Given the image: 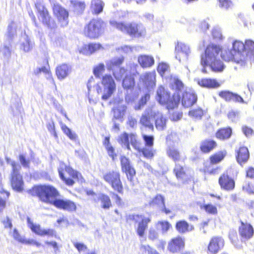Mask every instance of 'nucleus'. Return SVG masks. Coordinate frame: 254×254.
Returning a JSON list of instances; mask_svg holds the SVG:
<instances>
[{
    "instance_id": "1",
    "label": "nucleus",
    "mask_w": 254,
    "mask_h": 254,
    "mask_svg": "<svg viewBox=\"0 0 254 254\" xmlns=\"http://www.w3.org/2000/svg\"><path fill=\"white\" fill-rule=\"evenodd\" d=\"M39 198L43 201L53 204L57 208L68 212L76 210V204L67 199H54L59 195L58 191L51 186H40L35 188Z\"/></svg>"
},
{
    "instance_id": "2",
    "label": "nucleus",
    "mask_w": 254,
    "mask_h": 254,
    "mask_svg": "<svg viewBox=\"0 0 254 254\" xmlns=\"http://www.w3.org/2000/svg\"><path fill=\"white\" fill-rule=\"evenodd\" d=\"M220 48L213 44L208 45L205 49V53L201 56V64L203 68L202 71L206 72L205 67L209 66L215 72L223 71L224 65L219 58Z\"/></svg>"
},
{
    "instance_id": "3",
    "label": "nucleus",
    "mask_w": 254,
    "mask_h": 254,
    "mask_svg": "<svg viewBox=\"0 0 254 254\" xmlns=\"http://www.w3.org/2000/svg\"><path fill=\"white\" fill-rule=\"evenodd\" d=\"M101 84L103 88L95 82L93 77H90L87 84L88 92H90L92 89L95 90L98 94H102L103 100H107L116 91V83L111 75L106 74L102 77Z\"/></svg>"
},
{
    "instance_id": "4",
    "label": "nucleus",
    "mask_w": 254,
    "mask_h": 254,
    "mask_svg": "<svg viewBox=\"0 0 254 254\" xmlns=\"http://www.w3.org/2000/svg\"><path fill=\"white\" fill-rule=\"evenodd\" d=\"M109 23L113 28L131 36L138 37L144 35L146 32L145 28L141 23H126L114 19H111Z\"/></svg>"
},
{
    "instance_id": "5",
    "label": "nucleus",
    "mask_w": 254,
    "mask_h": 254,
    "mask_svg": "<svg viewBox=\"0 0 254 254\" xmlns=\"http://www.w3.org/2000/svg\"><path fill=\"white\" fill-rule=\"evenodd\" d=\"M180 95L175 93L171 97L169 92L162 86L157 90L156 99L160 104L166 105L168 109H173L176 107L180 101Z\"/></svg>"
},
{
    "instance_id": "6",
    "label": "nucleus",
    "mask_w": 254,
    "mask_h": 254,
    "mask_svg": "<svg viewBox=\"0 0 254 254\" xmlns=\"http://www.w3.org/2000/svg\"><path fill=\"white\" fill-rule=\"evenodd\" d=\"M103 179L113 190L120 193H123V186L119 172L113 170L107 172L103 174Z\"/></svg>"
},
{
    "instance_id": "7",
    "label": "nucleus",
    "mask_w": 254,
    "mask_h": 254,
    "mask_svg": "<svg viewBox=\"0 0 254 254\" xmlns=\"http://www.w3.org/2000/svg\"><path fill=\"white\" fill-rule=\"evenodd\" d=\"M11 165L12 166L10 178L11 187L13 190L20 192L23 190L24 185L22 176L20 174L21 166L15 161H12Z\"/></svg>"
},
{
    "instance_id": "8",
    "label": "nucleus",
    "mask_w": 254,
    "mask_h": 254,
    "mask_svg": "<svg viewBox=\"0 0 254 254\" xmlns=\"http://www.w3.org/2000/svg\"><path fill=\"white\" fill-rule=\"evenodd\" d=\"M103 21L100 19H93L85 26L84 35L91 39L98 38L102 33Z\"/></svg>"
},
{
    "instance_id": "9",
    "label": "nucleus",
    "mask_w": 254,
    "mask_h": 254,
    "mask_svg": "<svg viewBox=\"0 0 254 254\" xmlns=\"http://www.w3.org/2000/svg\"><path fill=\"white\" fill-rule=\"evenodd\" d=\"M35 7L39 13V19L49 29L53 30L57 27V24L55 20L52 18L47 10L45 8L42 2L39 1L35 3Z\"/></svg>"
},
{
    "instance_id": "10",
    "label": "nucleus",
    "mask_w": 254,
    "mask_h": 254,
    "mask_svg": "<svg viewBox=\"0 0 254 254\" xmlns=\"http://www.w3.org/2000/svg\"><path fill=\"white\" fill-rule=\"evenodd\" d=\"M53 12L57 17L59 22L62 27L66 26L68 23V12L58 3H53Z\"/></svg>"
},
{
    "instance_id": "11",
    "label": "nucleus",
    "mask_w": 254,
    "mask_h": 254,
    "mask_svg": "<svg viewBox=\"0 0 254 254\" xmlns=\"http://www.w3.org/2000/svg\"><path fill=\"white\" fill-rule=\"evenodd\" d=\"M175 58L180 62H184L188 60L191 53L189 45L182 42H178L175 46Z\"/></svg>"
},
{
    "instance_id": "12",
    "label": "nucleus",
    "mask_w": 254,
    "mask_h": 254,
    "mask_svg": "<svg viewBox=\"0 0 254 254\" xmlns=\"http://www.w3.org/2000/svg\"><path fill=\"white\" fill-rule=\"evenodd\" d=\"M131 219L137 223L136 231L138 235L142 237L144 232L147 228L148 224L150 222L149 218L145 217L142 215H132L130 216Z\"/></svg>"
},
{
    "instance_id": "13",
    "label": "nucleus",
    "mask_w": 254,
    "mask_h": 254,
    "mask_svg": "<svg viewBox=\"0 0 254 254\" xmlns=\"http://www.w3.org/2000/svg\"><path fill=\"white\" fill-rule=\"evenodd\" d=\"M27 221L28 226L31 230L35 234L40 236L48 235L49 236H53L55 235L56 232L51 229H43L41 228L40 225L39 224H34L32 221L29 217L27 218Z\"/></svg>"
},
{
    "instance_id": "14",
    "label": "nucleus",
    "mask_w": 254,
    "mask_h": 254,
    "mask_svg": "<svg viewBox=\"0 0 254 254\" xmlns=\"http://www.w3.org/2000/svg\"><path fill=\"white\" fill-rule=\"evenodd\" d=\"M185 241L181 237L172 239L168 244L167 249L172 253L179 252L185 247Z\"/></svg>"
},
{
    "instance_id": "15",
    "label": "nucleus",
    "mask_w": 254,
    "mask_h": 254,
    "mask_svg": "<svg viewBox=\"0 0 254 254\" xmlns=\"http://www.w3.org/2000/svg\"><path fill=\"white\" fill-rule=\"evenodd\" d=\"M197 99V96L193 91H187L183 94L182 103L184 107L189 108L194 104Z\"/></svg>"
},
{
    "instance_id": "16",
    "label": "nucleus",
    "mask_w": 254,
    "mask_h": 254,
    "mask_svg": "<svg viewBox=\"0 0 254 254\" xmlns=\"http://www.w3.org/2000/svg\"><path fill=\"white\" fill-rule=\"evenodd\" d=\"M122 169L127 176V179L132 181L133 177L135 175V171L130 164L129 160L126 157L123 156L121 158Z\"/></svg>"
},
{
    "instance_id": "17",
    "label": "nucleus",
    "mask_w": 254,
    "mask_h": 254,
    "mask_svg": "<svg viewBox=\"0 0 254 254\" xmlns=\"http://www.w3.org/2000/svg\"><path fill=\"white\" fill-rule=\"evenodd\" d=\"M222 58L227 62H234L239 64L242 65H244L245 63L240 58L238 55H237L232 50H224L221 53Z\"/></svg>"
},
{
    "instance_id": "18",
    "label": "nucleus",
    "mask_w": 254,
    "mask_h": 254,
    "mask_svg": "<svg viewBox=\"0 0 254 254\" xmlns=\"http://www.w3.org/2000/svg\"><path fill=\"white\" fill-rule=\"evenodd\" d=\"M151 116L153 117L155 119V126L157 129L162 130L166 128L167 119L161 113L158 111H152Z\"/></svg>"
},
{
    "instance_id": "19",
    "label": "nucleus",
    "mask_w": 254,
    "mask_h": 254,
    "mask_svg": "<svg viewBox=\"0 0 254 254\" xmlns=\"http://www.w3.org/2000/svg\"><path fill=\"white\" fill-rule=\"evenodd\" d=\"M239 234L243 241L247 240L253 236V228L250 224L242 222L239 227Z\"/></svg>"
},
{
    "instance_id": "20",
    "label": "nucleus",
    "mask_w": 254,
    "mask_h": 254,
    "mask_svg": "<svg viewBox=\"0 0 254 254\" xmlns=\"http://www.w3.org/2000/svg\"><path fill=\"white\" fill-rule=\"evenodd\" d=\"M233 52L245 63L248 52L245 51V44L240 41L236 40L233 43Z\"/></svg>"
},
{
    "instance_id": "21",
    "label": "nucleus",
    "mask_w": 254,
    "mask_h": 254,
    "mask_svg": "<svg viewBox=\"0 0 254 254\" xmlns=\"http://www.w3.org/2000/svg\"><path fill=\"white\" fill-rule=\"evenodd\" d=\"M195 81L200 86L207 88H216L221 85V83L215 79L197 78Z\"/></svg>"
},
{
    "instance_id": "22",
    "label": "nucleus",
    "mask_w": 254,
    "mask_h": 254,
    "mask_svg": "<svg viewBox=\"0 0 254 254\" xmlns=\"http://www.w3.org/2000/svg\"><path fill=\"white\" fill-rule=\"evenodd\" d=\"M224 246V240L220 237L211 239L208 247V250L212 254L217 253Z\"/></svg>"
},
{
    "instance_id": "23",
    "label": "nucleus",
    "mask_w": 254,
    "mask_h": 254,
    "mask_svg": "<svg viewBox=\"0 0 254 254\" xmlns=\"http://www.w3.org/2000/svg\"><path fill=\"white\" fill-rule=\"evenodd\" d=\"M65 170L73 179H79L80 174L76 171L74 170L72 168L67 166L64 162H60L58 172L61 178H64V171Z\"/></svg>"
},
{
    "instance_id": "24",
    "label": "nucleus",
    "mask_w": 254,
    "mask_h": 254,
    "mask_svg": "<svg viewBox=\"0 0 254 254\" xmlns=\"http://www.w3.org/2000/svg\"><path fill=\"white\" fill-rule=\"evenodd\" d=\"M166 153L167 156L175 162L185 159L180 151L175 146L171 144L168 145L166 149Z\"/></svg>"
},
{
    "instance_id": "25",
    "label": "nucleus",
    "mask_w": 254,
    "mask_h": 254,
    "mask_svg": "<svg viewBox=\"0 0 254 254\" xmlns=\"http://www.w3.org/2000/svg\"><path fill=\"white\" fill-rule=\"evenodd\" d=\"M219 183L221 187L227 190H232L235 187L234 180L227 175L223 174L219 179Z\"/></svg>"
},
{
    "instance_id": "26",
    "label": "nucleus",
    "mask_w": 254,
    "mask_h": 254,
    "mask_svg": "<svg viewBox=\"0 0 254 254\" xmlns=\"http://www.w3.org/2000/svg\"><path fill=\"white\" fill-rule=\"evenodd\" d=\"M71 67L66 64H63L56 68V75L58 79L63 80L71 72Z\"/></svg>"
},
{
    "instance_id": "27",
    "label": "nucleus",
    "mask_w": 254,
    "mask_h": 254,
    "mask_svg": "<svg viewBox=\"0 0 254 254\" xmlns=\"http://www.w3.org/2000/svg\"><path fill=\"white\" fill-rule=\"evenodd\" d=\"M149 204L152 206H157L159 207L161 210L164 212L166 214L170 213V210L167 209L165 206L164 198L160 194L157 195L151 201H150Z\"/></svg>"
},
{
    "instance_id": "28",
    "label": "nucleus",
    "mask_w": 254,
    "mask_h": 254,
    "mask_svg": "<svg viewBox=\"0 0 254 254\" xmlns=\"http://www.w3.org/2000/svg\"><path fill=\"white\" fill-rule=\"evenodd\" d=\"M104 5L102 0H91L90 5L91 13L94 15L99 14L103 11Z\"/></svg>"
},
{
    "instance_id": "29",
    "label": "nucleus",
    "mask_w": 254,
    "mask_h": 254,
    "mask_svg": "<svg viewBox=\"0 0 254 254\" xmlns=\"http://www.w3.org/2000/svg\"><path fill=\"white\" fill-rule=\"evenodd\" d=\"M138 62L143 68H147L152 66L154 64L153 57L149 55H140L138 57Z\"/></svg>"
},
{
    "instance_id": "30",
    "label": "nucleus",
    "mask_w": 254,
    "mask_h": 254,
    "mask_svg": "<svg viewBox=\"0 0 254 254\" xmlns=\"http://www.w3.org/2000/svg\"><path fill=\"white\" fill-rule=\"evenodd\" d=\"M70 7L72 11L76 14H81L86 7L85 2L78 0H71Z\"/></svg>"
},
{
    "instance_id": "31",
    "label": "nucleus",
    "mask_w": 254,
    "mask_h": 254,
    "mask_svg": "<svg viewBox=\"0 0 254 254\" xmlns=\"http://www.w3.org/2000/svg\"><path fill=\"white\" fill-rule=\"evenodd\" d=\"M16 27L17 24L14 22H11L7 28V32L6 34V36L8 37V42L7 44H5L4 45V47L5 49L9 50V44L10 41L14 37V36L16 35Z\"/></svg>"
},
{
    "instance_id": "32",
    "label": "nucleus",
    "mask_w": 254,
    "mask_h": 254,
    "mask_svg": "<svg viewBox=\"0 0 254 254\" xmlns=\"http://www.w3.org/2000/svg\"><path fill=\"white\" fill-rule=\"evenodd\" d=\"M103 49L102 45L99 43H90L85 45L83 47V53L86 55L92 54L100 49Z\"/></svg>"
},
{
    "instance_id": "33",
    "label": "nucleus",
    "mask_w": 254,
    "mask_h": 254,
    "mask_svg": "<svg viewBox=\"0 0 254 254\" xmlns=\"http://www.w3.org/2000/svg\"><path fill=\"white\" fill-rule=\"evenodd\" d=\"M249 158L248 149L246 147H240L237 152V160L239 163H245Z\"/></svg>"
},
{
    "instance_id": "34",
    "label": "nucleus",
    "mask_w": 254,
    "mask_h": 254,
    "mask_svg": "<svg viewBox=\"0 0 254 254\" xmlns=\"http://www.w3.org/2000/svg\"><path fill=\"white\" fill-rule=\"evenodd\" d=\"M176 228L180 233H185L194 229L192 225H190L185 221H180L176 223Z\"/></svg>"
},
{
    "instance_id": "35",
    "label": "nucleus",
    "mask_w": 254,
    "mask_h": 254,
    "mask_svg": "<svg viewBox=\"0 0 254 254\" xmlns=\"http://www.w3.org/2000/svg\"><path fill=\"white\" fill-rule=\"evenodd\" d=\"M124 58L123 57H117L111 59L106 62V65L108 69L113 70L116 68H120V65L123 63Z\"/></svg>"
},
{
    "instance_id": "36",
    "label": "nucleus",
    "mask_w": 254,
    "mask_h": 254,
    "mask_svg": "<svg viewBox=\"0 0 254 254\" xmlns=\"http://www.w3.org/2000/svg\"><path fill=\"white\" fill-rule=\"evenodd\" d=\"M98 199L100 201L101 207L104 209H109L112 206V202L109 196L104 194L98 195Z\"/></svg>"
},
{
    "instance_id": "37",
    "label": "nucleus",
    "mask_w": 254,
    "mask_h": 254,
    "mask_svg": "<svg viewBox=\"0 0 254 254\" xmlns=\"http://www.w3.org/2000/svg\"><path fill=\"white\" fill-rule=\"evenodd\" d=\"M140 78L147 85L152 86L155 84V74L154 72H147L141 75Z\"/></svg>"
},
{
    "instance_id": "38",
    "label": "nucleus",
    "mask_w": 254,
    "mask_h": 254,
    "mask_svg": "<svg viewBox=\"0 0 254 254\" xmlns=\"http://www.w3.org/2000/svg\"><path fill=\"white\" fill-rule=\"evenodd\" d=\"M216 146V143L212 140H205L201 142L200 149L204 153H208Z\"/></svg>"
},
{
    "instance_id": "39",
    "label": "nucleus",
    "mask_w": 254,
    "mask_h": 254,
    "mask_svg": "<svg viewBox=\"0 0 254 254\" xmlns=\"http://www.w3.org/2000/svg\"><path fill=\"white\" fill-rule=\"evenodd\" d=\"M127 110V107L124 105H119L113 109V117L115 119H121L123 118Z\"/></svg>"
},
{
    "instance_id": "40",
    "label": "nucleus",
    "mask_w": 254,
    "mask_h": 254,
    "mask_svg": "<svg viewBox=\"0 0 254 254\" xmlns=\"http://www.w3.org/2000/svg\"><path fill=\"white\" fill-rule=\"evenodd\" d=\"M232 130L230 128H222L219 129L216 133L217 138L224 140L229 138L231 135Z\"/></svg>"
},
{
    "instance_id": "41",
    "label": "nucleus",
    "mask_w": 254,
    "mask_h": 254,
    "mask_svg": "<svg viewBox=\"0 0 254 254\" xmlns=\"http://www.w3.org/2000/svg\"><path fill=\"white\" fill-rule=\"evenodd\" d=\"M21 41V48L25 52H28L33 48V43L30 41L27 35H24Z\"/></svg>"
},
{
    "instance_id": "42",
    "label": "nucleus",
    "mask_w": 254,
    "mask_h": 254,
    "mask_svg": "<svg viewBox=\"0 0 254 254\" xmlns=\"http://www.w3.org/2000/svg\"><path fill=\"white\" fill-rule=\"evenodd\" d=\"M113 74L117 81H121L124 75L128 74L127 70L124 67L116 68L112 70Z\"/></svg>"
},
{
    "instance_id": "43",
    "label": "nucleus",
    "mask_w": 254,
    "mask_h": 254,
    "mask_svg": "<svg viewBox=\"0 0 254 254\" xmlns=\"http://www.w3.org/2000/svg\"><path fill=\"white\" fill-rule=\"evenodd\" d=\"M118 142L123 147L126 148L128 150H130L129 141V134L126 132L121 134L118 138Z\"/></svg>"
},
{
    "instance_id": "44",
    "label": "nucleus",
    "mask_w": 254,
    "mask_h": 254,
    "mask_svg": "<svg viewBox=\"0 0 254 254\" xmlns=\"http://www.w3.org/2000/svg\"><path fill=\"white\" fill-rule=\"evenodd\" d=\"M245 51L248 53L247 58L254 57V42L251 40H247L245 43Z\"/></svg>"
},
{
    "instance_id": "45",
    "label": "nucleus",
    "mask_w": 254,
    "mask_h": 254,
    "mask_svg": "<svg viewBox=\"0 0 254 254\" xmlns=\"http://www.w3.org/2000/svg\"><path fill=\"white\" fill-rule=\"evenodd\" d=\"M123 87L125 89H131L134 85V78L131 76L126 74L125 78L123 80Z\"/></svg>"
},
{
    "instance_id": "46",
    "label": "nucleus",
    "mask_w": 254,
    "mask_h": 254,
    "mask_svg": "<svg viewBox=\"0 0 254 254\" xmlns=\"http://www.w3.org/2000/svg\"><path fill=\"white\" fill-rule=\"evenodd\" d=\"M174 172L178 180H183L186 176L184 168L178 164H176Z\"/></svg>"
},
{
    "instance_id": "47",
    "label": "nucleus",
    "mask_w": 254,
    "mask_h": 254,
    "mask_svg": "<svg viewBox=\"0 0 254 254\" xmlns=\"http://www.w3.org/2000/svg\"><path fill=\"white\" fill-rule=\"evenodd\" d=\"M129 141L132 146L136 150H140V144L137 139V135L135 133L129 134Z\"/></svg>"
},
{
    "instance_id": "48",
    "label": "nucleus",
    "mask_w": 254,
    "mask_h": 254,
    "mask_svg": "<svg viewBox=\"0 0 254 254\" xmlns=\"http://www.w3.org/2000/svg\"><path fill=\"white\" fill-rule=\"evenodd\" d=\"M226 152L225 151H220L212 156L210 157V161L212 164H216L223 159L226 156Z\"/></svg>"
},
{
    "instance_id": "49",
    "label": "nucleus",
    "mask_w": 254,
    "mask_h": 254,
    "mask_svg": "<svg viewBox=\"0 0 254 254\" xmlns=\"http://www.w3.org/2000/svg\"><path fill=\"white\" fill-rule=\"evenodd\" d=\"M189 115L192 118L199 120L203 115V111L200 108H197L190 110Z\"/></svg>"
},
{
    "instance_id": "50",
    "label": "nucleus",
    "mask_w": 254,
    "mask_h": 254,
    "mask_svg": "<svg viewBox=\"0 0 254 254\" xmlns=\"http://www.w3.org/2000/svg\"><path fill=\"white\" fill-rule=\"evenodd\" d=\"M105 68L103 64H99L93 68V73L96 77L100 78L102 73L105 71Z\"/></svg>"
},
{
    "instance_id": "51",
    "label": "nucleus",
    "mask_w": 254,
    "mask_h": 254,
    "mask_svg": "<svg viewBox=\"0 0 254 254\" xmlns=\"http://www.w3.org/2000/svg\"><path fill=\"white\" fill-rule=\"evenodd\" d=\"M140 123L150 129H153V126L151 123L150 117H147L145 114L142 115L140 120Z\"/></svg>"
},
{
    "instance_id": "52",
    "label": "nucleus",
    "mask_w": 254,
    "mask_h": 254,
    "mask_svg": "<svg viewBox=\"0 0 254 254\" xmlns=\"http://www.w3.org/2000/svg\"><path fill=\"white\" fill-rule=\"evenodd\" d=\"M211 33L213 38L216 40H221L223 39V35L221 33V30L219 27H214Z\"/></svg>"
},
{
    "instance_id": "53",
    "label": "nucleus",
    "mask_w": 254,
    "mask_h": 254,
    "mask_svg": "<svg viewBox=\"0 0 254 254\" xmlns=\"http://www.w3.org/2000/svg\"><path fill=\"white\" fill-rule=\"evenodd\" d=\"M233 93L231 92L228 91H221L219 93V95L220 97L225 99L227 101H232L233 95Z\"/></svg>"
},
{
    "instance_id": "54",
    "label": "nucleus",
    "mask_w": 254,
    "mask_h": 254,
    "mask_svg": "<svg viewBox=\"0 0 254 254\" xmlns=\"http://www.w3.org/2000/svg\"><path fill=\"white\" fill-rule=\"evenodd\" d=\"M173 88L178 91H182L184 89V85L183 82L178 78H174L173 79Z\"/></svg>"
},
{
    "instance_id": "55",
    "label": "nucleus",
    "mask_w": 254,
    "mask_h": 254,
    "mask_svg": "<svg viewBox=\"0 0 254 254\" xmlns=\"http://www.w3.org/2000/svg\"><path fill=\"white\" fill-rule=\"evenodd\" d=\"M140 250L142 252L147 253L148 254H159L155 249L149 245H141Z\"/></svg>"
},
{
    "instance_id": "56",
    "label": "nucleus",
    "mask_w": 254,
    "mask_h": 254,
    "mask_svg": "<svg viewBox=\"0 0 254 254\" xmlns=\"http://www.w3.org/2000/svg\"><path fill=\"white\" fill-rule=\"evenodd\" d=\"M19 161L21 165L26 168H28L30 165V160L26 158L25 156L23 154H20L19 155Z\"/></svg>"
},
{
    "instance_id": "57",
    "label": "nucleus",
    "mask_w": 254,
    "mask_h": 254,
    "mask_svg": "<svg viewBox=\"0 0 254 254\" xmlns=\"http://www.w3.org/2000/svg\"><path fill=\"white\" fill-rule=\"evenodd\" d=\"M179 141V137L178 134L176 132H171L167 137V141L169 145L171 144V142H177Z\"/></svg>"
},
{
    "instance_id": "58",
    "label": "nucleus",
    "mask_w": 254,
    "mask_h": 254,
    "mask_svg": "<svg viewBox=\"0 0 254 254\" xmlns=\"http://www.w3.org/2000/svg\"><path fill=\"white\" fill-rule=\"evenodd\" d=\"M203 208L207 213L211 214H216L217 212V208L212 204H205Z\"/></svg>"
},
{
    "instance_id": "59",
    "label": "nucleus",
    "mask_w": 254,
    "mask_h": 254,
    "mask_svg": "<svg viewBox=\"0 0 254 254\" xmlns=\"http://www.w3.org/2000/svg\"><path fill=\"white\" fill-rule=\"evenodd\" d=\"M169 69V65L165 63H161L158 66L157 70L158 72L163 76V75L168 71Z\"/></svg>"
},
{
    "instance_id": "60",
    "label": "nucleus",
    "mask_w": 254,
    "mask_h": 254,
    "mask_svg": "<svg viewBox=\"0 0 254 254\" xmlns=\"http://www.w3.org/2000/svg\"><path fill=\"white\" fill-rule=\"evenodd\" d=\"M158 225L161 227L163 233L167 232L171 227V224L166 221L159 222Z\"/></svg>"
},
{
    "instance_id": "61",
    "label": "nucleus",
    "mask_w": 254,
    "mask_h": 254,
    "mask_svg": "<svg viewBox=\"0 0 254 254\" xmlns=\"http://www.w3.org/2000/svg\"><path fill=\"white\" fill-rule=\"evenodd\" d=\"M143 138L145 141L146 146L151 147L153 145L154 137L151 135H143Z\"/></svg>"
},
{
    "instance_id": "62",
    "label": "nucleus",
    "mask_w": 254,
    "mask_h": 254,
    "mask_svg": "<svg viewBox=\"0 0 254 254\" xmlns=\"http://www.w3.org/2000/svg\"><path fill=\"white\" fill-rule=\"evenodd\" d=\"M12 236L13 238L17 241L22 244L24 243L25 238L19 234L16 229H14Z\"/></svg>"
},
{
    "instance_id": "63",
    "label": "nucleus",
    "mask_w": 254,
    "mask_h": 254,
    "mask_svg": "<svg viewBox=\"0 0 254 254\" xmlns=\"http://www.w3.org/2000/svg\"><path fill=\"white\" fill-rule=\"evenodd\" d=\"M243 190L249 194L254 193V188L253 186L249 183H246L243 187Z\"/></svg>"
},
{
    "instance_id": "64",
    "label": "nucleus",
    "mask_w": 254,
    "mask_h": 254,
    "mask_svg": "<svg viewBox=\"0 0 254 254\" xmlns=\"http://www.w3.org/2000/svg\"><path fill=\"white\" fill-rule=\"evenodd\" d=\"M220 6L225 9L231 7L233 5L232 0H219Z\"/></svg>"
}]
</instances>
